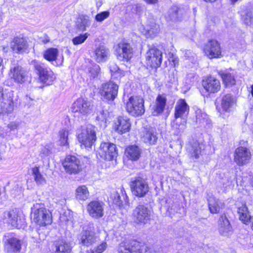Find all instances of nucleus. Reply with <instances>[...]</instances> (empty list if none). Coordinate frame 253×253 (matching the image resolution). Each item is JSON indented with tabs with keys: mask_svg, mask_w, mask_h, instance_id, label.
I'll use <instances>...</instances> for the list:
<instances>
[{
	"mask_svg": "<svg viewBox=\"0 0 253 253\" xmlns=\"http://www.w3.org/2000/svg\"><path fill=\"white\" fill-rule=\"evenodd\" d=\"M31 218L35 223L41 226H45L52 222L50 212L42 203H36L31 208Z\"/></svg>",
	"mask_w": 253,
	"mask_h": 253,
	"instance_id": "f257e3e1",
	"label": "nucleus"
},
{
	"mask_svg": "<svg viewBox=\"0 0 253 253\" xmlns=\"http://www.w3.org/2000/svg\"><path fill=\"white\" fill-rule=\"evenodd\" d=\"M71 109L75 116L82 117L91 114L93 110V105L91 101L79 98L73 103Z\"/></svg>",
	"mask_w": 253,
	"mask_h": 253,
	"instance_id": "f03ea898",
	"label": "nucleus"
},
{
	"mask_svg": "<svg viewBox=\"0 0 253 253\" xmlns=\"http://www.w3.org/2000/svg\"><path fill=\"white\" fill-rule=\"evenodd\" d=\"M144 99L139 96H131L126 103L127 112L131 116L138 117L145 112Z\"/></svg>",
	"mask_w": 253,
	"mask_h": 253,
	"instance_id": "7ed1b4c3",
	"label": "nucleus"
},
{
	"mask_svg": "<svg viewBox=\"0 0 253 253\" xmlns=\"http://www.w3.org/2000/svg\"><path fill=\"white\" fill-rule=\"evenodd\" d=\"M30 64L37 71L40 80L44 84L49 85L55 79L53 72L50 69L45 67L40 62L34 60L31 61Z\"/></svg>",
	"mask_w": 253,
	"mask_h": 253,
	"instance_id": "20e7f679",
	"label": "nucleus"
},
{
	"mask_svg": "<svg viewBox=\"0 0 253 253\" xmlns=\"http://www.w3.org/2000/svg\"><path fill=\"white\" fill-rule=\"evenodd\" d=\"M96 131L95 127L88 125L79 133L78 139L85 147H91L96 141Z\"/></svg>",
	"mask_w": 253,
	"mask_h": 253,
	"instance_id": "39448f33",
	"label": "nucleus"
},
{
	"mask_svg": "<svg viewBox=\"0 0 253 253\" xmlns=\"http://www.w3.org/2000/svg\"><path fill=\"white\" fill-rule=\"evenodd\" d=\"M118 89L119 86L117 84L109 82L101 84L99 92L104 99L113 101L118 95Z\"/></svg>",
	"mask_w": 253,
	"mask_h": 253,
	"instance_id": "423d86ee",
	"label": "nucleus"
},
{
	"mask_svg": "<svg viewBox=\"0 0 253 253\" xmlns=\"http://www.w3.org/2000/svg\"><path fill=\"white\" fill-rule=\"evenodd\" d=\"M8 76L16 83L24 84L28 78V72L17 64H13L10 68Z\"/></svg>",
	"mask_w": 253,
	"mask_h": 253,
	"instance_id": "0eeeda50",
	"label": "nucleus"
},
{
	"mask_svg": "<svg viewBox=\"0 0 253 253\" xmlns=\"http://www.w3.org/2000/svg\"><path fill=\"white\" fill-rule=\"evenodd\" d=\"M150 211L143 205H138L132 213L134 222L140 225L147 223L150 219Z\"/></svg>",
	"mask_w": 253,
	"mask_h": 253,
	"instance_id": "6e6552de",
	"label": "nucleus"
},
{
	"mask_svg": "<svg viewBox=\"0 0 253 253\" xmlns=\"http://www.w3.org/2000/svg\"><path fill=\"white\" fill-rule=\"evenodd\" d=\"M252 158L251 150L245 147L240 146L236 149L234 161L239 166H244L250 163Z\"/></svg>",
	"mask_w": 253,
	"mask_h": 253,
	"instance_id": "1a4fd4ad",
	"label": "nucleus"
},
{
	"mask_svg": "<svg viewBox=\"0 0 253 253\" xmlns=\"http://www.w3.org/2000/svg\"><path fill=\"white\" fill-rule=\"evenodd\" d=\"M130 186L133 194L139 197L145 196L149 191V186L147 181L140 177H136L132 180Z\"/></svg>",
	"mask_w": 253,
	"mask_h": 253,
	"instance_id": "9d476101",
	"label": "nucleus"
},
{
	"mask_svg": "<svg viewBox=\"0 0 253 253\" xmlns=\"http://www.w3.org/2000/svg\"><path fill=\"white\" fill-rule=\"evenodd\" d=\"M98 155L107 161H112L117 156L116 145L109 142L101 143L98 150Z\"/></svg>",
	"mask_w": 253,
	"mask_h": 253,
	"instance_id": "9b49d317",
	"label": "nucleus"
},
{
	"mask_svg": "<svg viewBox=\"0 0 253 253\" xmlns=\"http://www.w3.org/2000/svg\"><path fill=\"white\" fill-rule=\"evenodd\" d=\"M62 164L66 172L70 174H77L82 169L80 161L74 156H67Z\"/></svg>",
	"mask_w": 253,
	"mask_h": 253,
	"instance_id": "f8f14e48",
	"label": "nucleus"
},
{
	"mask_svg": "<svg viewBox=\"0 0 253 253\" xmlns=\"http://www.w3.org/2000/svg\"><path fill=\"white\" fill-rule=\"evenodd\" d=\"M119 253H151L146 246L140 247L138 242L132 241L129 243H121Z\"/></svg>",
	"mask_w": 253,
	"mask_h": 253,
	"instance_id": "ddd939ff",
	"label": "nucleus"
},
{
	"mask_svg": "<svg viewBox=\"0 0 253 253\" xmlns=\"http://www.w3.org/2000/svg\"><path fill=\"white\" fill-rule=\"evenodd\" d=\"M146 64L151 67L157 68L162 62V52L156 48H150L146 53Z\"/></svg>",
	"mask_w": 253,
	"mask_h": 253,
	"instance_id": "4468645a",
	"label": "nucleus"
},
{
	"mask_svg": "<svg viewBox=\"0 0 253 253\" xmlns=\"http://www.w3.org/2000/svg\"><path fill=\"white\" fill-rule=\"evenodd\" d=\"M115 55L120 61H128L132 56V48L128 43H119L116 47Z\"/></svg>",
	"mask_w": 253,
	"mask_h": 253,
	"instance_id": "2eb2a0df",
	"label": "nucleus"
},
{
	"mask_svg": "<svg viewBox=\"0 0 253 253\" xmlns=\"http://www.w3.org/2000/svg\"><path fill=\"white\" fill-rule=\"evenodd\" d=\"M105 204L102 201L95 200L89 202L86 207L89 215L92 218L99 219L104 214Z\"/></svg>",
	"mask_w": 253,
	"mask_h": 253,
	"instance_id": "dca6fc26",
	"label": "nucleus"
},
{
	"mask_svg": "<svg viewBox=\"0 0 253 253\" xmlns=\"http://www.w3.org/2000/svg\"><path fill=\"white\" fill-rule=\"evenodd\" d=\"M204 51L210 58H219L221 55V47L218 41L214 40L209 41L205 46Z\"/></svg>",
	"mask_w": 253,
	"mask_h": 253,
	"instance_id": "f3484780",
	"label": "nucleus"
},
{
	"mask_svg": "<svg viewBox=\"0 0 253 253\" xmlns=\"http://www.w3.org/2000/svg\"><path fill=\"white\" fill-rule=\"evenodd\" d=\"M10 47L15 52L20 53L26 52L28 50L29 44L25 38L22 36H17L14 37L11 41Z\"/></svg>",
	"mask_w": 253,
	"mask_h": 253,
	"instance_id": "a211bd4d",
	"label": "nucleus"
},
{
	"mask_svg": "<svg viewBox=\"0 0 253 253\" xmlns=\"http://www.w3.org/2000/svg\"><path fill=\"white\" fill-rule=\"evenodd\" d=\"M202 85L209 93H216L220 89V81L213 77L210 76L203 80Z\"/></svg>",
	"mask_w": 253,
	"mask_h": 253,
	"instance_id": "6ab92c4d",
	"label": "nucleus"
},
{
	"mask_svg": "<svg viewBox=\"0 0 253 253\" xmlns=\"http://www.w3.org/2000/svg\"><path fill=\"white\" fill-rule=\"evenodd\" d=\"M110 50L108 48L103 45H99L94 49L92 57L97 62H104L110 56Z\"/></svg>",
	"mask_w": 253,
	"mask_h": 253,
	"instance_id": "aec40b11",
	"label": "nucleus"
},
{
	"mask_svg": "<svg viewBox=\"0 0 253 253\" xmlns=\"http://www.w3.org/2000/svg\"><path fill=\"white\" fill-rule=\"evenodd\" d=\"M22 242L16 237H10L6 239L4 250L7 253H19L21 250Z\"/></svg>",
	"mask_w": 253,
	"mask_h": 253,
	"instance_id": "412c9836",
	"label": "nucleus"
},
{
	"mask_svg": "<svg viewBox=\"0 0 253 253\" xmlns=\"http://www.w3.org/2000/svg\"><path fill=\"white\" fill-rule=\"evenodd\" d=\"M78 239L80 244L87 247L93 245L97 241L95 233L89 230H84L79 235Z\"/></svg>",
	"mask_w": 253,
	"mask_h": 253,
	"instance_id": "4be33fe9",
	"label": "nucleus"
},
{
	"mask_svg": "<svg viewBox=\"0 0 253 253\" xmlns=\"http://www.w3.org/2000/svg\"><path fill=\"white\" fill-rule=\"evenodd\" d=\"M110 199L119 208H122L124 205L127 206L129 204L128 197L123 188L120 189V193L118 191H113L111 193Z\"/></svg>",
	"mask_w": 253,
	"mask_h": 253,
	"instance_id": "5701e85b",
	"label": "nucleus"
},
{
	"mask_svg": "<svg viewBox=\"0 0 253 253\" xmlns=\"http://www.w3.org/2000/svg\"><path fill=\"white\" fill-rule=\"evenodd\" d=\"M189 112V106L185 99H179L174 108V118H185L186 119Z\"/></svg>",
	"mask_w": 253,
	"mask_h": 253,
	"instance_id": "b1692460",
	"label": "nucleus"
},
{
	"mask_svg": "<svg viewBox=\"0 0 253 253\" xmlns=\"http://www.w3.org/2000/svg\"><path fill=\"white\" fill-rule=\"evenodd\" d=\"M139 31L144 35L151 38L154 37L160 31L159 25L154 22H150L146 25L139 27Z\"/></svg>",
	"mask_w": 253,
	"mask_h": 253,
	"instance_id": "393cba45",
	"label": "nucleus"
},
{
	"mask_svg": "<svg viewBox=\"0 0 253 253\" xmlns=\"http://www.w3.org/2000/svg\"><path fill=\"white\" fill-rule=\"evenodd\" d=\"M218 74L221 77L223 83L225 86H231L235 84V73L232 69L219 71Z\"/></svg>",
	"mask_w": 253,
	"mask_h": 253,
	"instance_id": "a878e982",
	"label": "nucleus"
},
{
	"mask_svg": "<svg viewBox=\"0 0 253 253\" xmlns=\"http://www.w3.org/2000/svg\"><path fill=\"white\" fill-rule=\"evenodd\" d=\"M218 230L219 233L224 236H227L232 232V228L225 214L221 215L218 221Z\"/></svg>",
	"mask_w": 253,
	"mask_h": 253,
	"instance_id": "bb28decb",
	"label": "nucleus"
},
{
	"mask_svg": "<svg viewBox=\"0 0 253 253\" xmlns=\"http://www.w3.org/2000/svg\"><path fill=\"white\" fill-rule=\"evenodd\" d=\"M236 104L235 97L231 94L224 95L221 100V107L223 111L229 112Z\"/></svg>",
	"mask_w": 253,
	"mask_h": 253,
	"instance_id": "cd10ccee",
	"label": "nucleus"
},
{
	"mask_svg": "<svg viewBox=\"0 0 253 253\" xmlns=\"http://www.w3.org/2000/svg\"><path fill=\"white\" fill-rule=\"evenodd\" d=\"M14 110V103L10 96L4 97L0 102V115H5L11 114Z\"/></svg>",
	"mask_w": 253,
	"mask_h": 253,
	"instance_id": "c85d7f7f",
	"label": "nucleus"
},
{
	"mask_svg": "<svg viewBox=\"0 0 253 253\" xmlns=\"http://www.w3.org/2000/svg\"><path fill=\"white\" fill-rule=\"evenodd\" d=\"M204 149V145L197 141H193L189 144L188 151L191 157L196 159L199 158Z\"/></svg>",
	"mask_w": 253,
	"mask_h": 253,
	"instance_id": "c756f323",
	"label": "nucleus"
},
{
	"mask_svg": "<svg viewBox=\"0 0 253 253\" xmlns=\"http://www.w3.org/2000/svg\"><path fill=\"white\" fill-rule=\"evenodd\" d=\"M131 126L129 119L126 117H120L116 123V130L119 133L123 134L128 132Z\"/></svg>",
	"mask_w": 253,
	"mask_h": 253,
	"instance_id": "7c9ffc66",
	"label": "nucleus"
},
{
	"mask_svg": "<svg viewBox=\"0 0 253 253\" xmlns=\"http://www.w3.org/2000/svg\"><path fill=\"white\" fill-rule=\"evenodd\" d=\"M3 220L10 224L13 227H17L20 221V218L16 211L12 210L3 213Z\"/></svg>",
	"mask_w": 253,
	"mask_h": 253,
	"instance_id": "2f4dec72",
	"label": "nucleus"
},
{
	"mask_svg": "<svg viewBox=\"0 0 253 253\" xmlns=\"http://www.w3.org/2000/svg\"><path fill=\"white\" fill-rule=\"evenodd\" d=\"M141 154V149L136 145L129 146L125 150L126 157L132 161H137L139 159Z\"/></svg>",
	"mask_w": 253,
	"mask_h": 253,
	"instance_id": "473e14b6",
	"label": "nucleus"
},
{
	"mask_svg": "<svg viewBox=\"0 0 253 253\" xmlns=\"http://www.w3.org/2000/svg\"><path fill=\"white\" fill-rule=\"evenodd\" d=\"M167 98L165 94H159L156 98L153 115H157L163 112L166 105Z\"/></svg>",
	"mask_w": 253,
	"mask_h": 253,
	"instance_id": "72a5a7b5",
	"label": "nucleus"
},
{
	"mask_svg": "<svg viewBox=\"0 0 253 253\" xmlns=\"http://www.w3.org/2000/svg\"><path fill=\"white\" fill-rule=\"evenodd\" d=\"M54 246L56 253H71V245L63 240L55 242Z\"/></svg>",
	"mask_w": 253,
	"mask_h": 253,
	"instance_id": "f704fd0d",
	"label": "nucleus"
},
{
	"mask_svg": "<svg viewBox=\"0 0 253 253\" xmlns=\"http://www.w3.org/2000/svg\"><path fill=\"white\" fill-rule=\"evenodd\" d=\"M242 20L247 24H253V6H247L241 11Z\"/></svg>",
	"mask_w": 253,
	"mask_h": 253,
	"instance_id": "c9c22d12",
	"label": "nucleus"
},
{
	"mask_svg": "<svg viewBox=\"0 0 253 253\" xmlns=\"http://www.w3.org/2000/svg\"><path fill=\"white\" fill-rule=\"evenodd\" d=\"M238 213L240 220L245 224H248L253 220V217H252L250 215L248 208L245 205H243L238 208Z\"/></svg>",
	"mask_w": 253,
	"mask_h": 253,
	"instance_id": "e433bc0d",
	"label": "nucleus"
},
{
	"mask_svg": "<svg viewBox=\"0 0 253 253\" xmlns=\"http://www.w3.org/2000/svg\"><path fill=\"white\" fill-rule=\"evenodd\" d=\"M224 204L218 199L214 197H210L209 199V208L211 213H216L222 209Z\"/></svg>",
	"mask_w": 253,
	"mask_h": 253,
	"instance_id": "4c0bfd02",
	"label": "nucleus"
},
{
	"mask_svg": "<svg viewBox=\"0 0 253 253\" xmlns=\"http://www.w3.org/2000/svg\"><path fill=\"white\" fill-rule=\"evenodd\" d=\"M143 140L146 143L154 144L157 140L155 130L152 128L145 130Z\"/></svg>",
	"mask_w": 253,
	"mask_h": 253,
	"instance_id": "58836bf2",
	"label": "nucleus"
},
{
	"mask_svg": "<svg viewBox=\"0 0 253 253\" xmlns=\"http://www.w3.org/2000/svg\"><path fill=\"white\" fill-rule=\"evenodd\" d=\"M89 196L87 188L85 185L79 186L75 191L76 198L78 200L85 201Z\"/></svg>",
	"mask_w": 253,
	"mask_h": 253,
	"instance_id": "ea45409f",
	"label": "nucleus"
},
{
	"mask_svg": "<svg viewBox=\"0 0 253 253\" xmlns=\"http://www.w3.org/2000/svg\"><path fill=\"white\" fill-rule=\"evenodd\" d=\"M186 119L185 118H174L171 123V127L173 129L178 130V132L183 131L186 126Z\"/></svg>",
	"mask_w": 253,
	"mask_h": 253,
	"instance_id": "a19ab883",
	"label": "nucleus"
},
{
	"mask_svg": "<svg viewBox=\"0 0 253 253\" xmlns=\"http://www.w3.org/2000/svg\"><path fill=\"white\" fill-rule=\"evenodd\" d=\"M178 17V8L176 6H172L168 10L166 15L168 21H176Z\"/></svg>",
	"mask_w": 253,
	"mask_h": 253,
	"instance_id": "79ce46f5",
	"label": "nucleus"
},
{
	"mask_svg": "<svg viewBox=\"0 0 253 253\" xmlns=\"http://www.w3.org/2000/svg\"><path fill=\"white\" fill-rule=\"evenodd\" d=\"M58 53V50L57 48H49L45 51L43 57L49 61H55L57 58Z\"/></svg>",
	"mask_w": 253,
	"mask_h": 253,
	"instance_id": "37998d69",
	"label": "nucleus"
},
{
	"mask_svg": "<svg viewBox=\"0 0 253 253\" xmlns=\"http://www.w3.org/2000/svg\"><path fill=\"white\" fill-rule=\"evenodd\" d=\"M69 131L67 129H62L59 132V142L60 145L61 146H68V135Z\"/></svg>",
	"mask_w": 253,
	"mask_h": 253,
	"instance_id": "c03bdc74",
	"label": "nucleus"
},
{
	"mask_svg": "<svg viewBox=\"0 0 253 253\" xmlns=\"http://www.w3.org/2000/svg\"><path fill=\"white\" fill-rule=\"evenodd\" d=\"M32 174L34 177L35 180L38 184H44L45 183V179L40 173L38 167H34L32 169Z\"/></svg>",
	"mask_w": 253,
	"mask_h": 253,
	"instance_id": "a18cd8bd",
	"label": "nucleus"
},
{
	"mask_svg": "<svg viewBox=\"0 0 253 253\" xmlns=\"http://www.w3.org/2000/svg\"><path fill=\"white\" fill-rule=\"evenodd\" d=\"M89 35L90 34L88 33L81 34L73 38L72 40V42L75 45L82 44L86 41Z\"/></svg>",
	"mask_w": 253,
	"mask_h": 253,
	"instance_id": "49530a36",
	"label": "nucleus"
},
{
	"mask_svg": "<svg viewBox=\"0 0 253 253\" xmlns=\"http://www.w3.org/2000/svg\"><path fill=\"white\" fill-rule=\"evenodd\" d=\"M110 70L112 76H114L116 78L125 76V72L120 70L117 65L114 63L110 64Z\"/></svg>",
	"mask_w": 253,
	"mask_h": 253,
	"instance_id": "de8ad7c7",
	"label": "nucleus"
},
{
	"mask_svg": "<svg viewBox=\"0 0 253 253\" xmlns=\"http://www.w3.org/2000/svg\"><path fill=\"white\" fill-rule=\"evenodd\" d=\"M108 115L109 113L107 111L102 110L99 111L97 113L96 120L100 122L101 125H103L104 126H106V123Z\"/></svg>",
	"mask_w": 253,
	"mask_h": 253,
	"instance_id": "09e8293b",
	"label": "nucleus"
},
{
	"mask_svg": "<svg viewBox=\"0 0 253 253\" xmlns=\"http://www.w3.org/2000/svg\"><path fill=\"white\" fill-rule=\"evenodd\" d=\"M91 24V21L88 17H84L82 19L80 24L78 25V29L81 31H84L89 27Z\"/></svg>",
	"mask_w": 253,
	"mask_h": 253,
	"instance_id": "8fccbe9b",
	"label": "nucleus"
},
{
	"mask_svg": "<svg viewBox=\"0 0 253 253\" xmlns=\"http://www.w3.org/2000/svg\"><path fill=\"white\" fill-rule=\"evenodd\" d=\"M110 16V12L108 11L101 12L97 14L95 17V20L98 22H102Z\"/></svg>",
	"mask_w": 253,
	"mask_h": 253,
	"instance_id": "3c124183",
	"label": "nucleus"
},
{
	"mask_svg": "<svg viewBox=\"0 0 253 253\" xmlns=\"http://www.w3.org/2000/svg\"><path fill=\"white\" fill-rule=\"evenodd\" d=\"M107 248L106 243L103 242L98 246L94 250H89L86 251V253H102Z\"/></svg>",
	"mask_w": 253,
	"mask_h": 253,
	"instance_id": "603ef678",
	"label": "nucleus"
},
{
	"mask_svg": "<svg viewBox=\"0 0 253 253\" xmlns=\"http://www.w3.org/2000/svg\"><path fill=\"white\" fill-rule=\"evenodd\" d=\"M100 71V67L98 65L95 64L89 68V72L92 78L96 77Z\"/></svg>",
	"mask_w": 253,
	"mask_h": 253,
	"instance_id": "864d4df0",
	"label": "nucleus"
},
{
	"mask_svg": "<svg viewBox=\"0 0 253 253\" xmlns=\"http://www.w3.org/2000/svg\"><path fill=\"white\" fill-rule=\"evenodd\" d=\"M52 146V144L45 145L42 148L41 153L45 156L49 155L51 153Z\"/></svg>",
	"mask_w": 253,
	"mask_h": 253,
	"instance_id": "5fc2aeb1",
	"label": "nucleus"
},
{
	"mask_svg": "<svg viewBox=\"0 0 253 253\" xmlns=\"http://www.w3.org/2000/svg\"><path fill=\"white\" fill-rule=\"evenodd\" d=\"M196 118L197 121L202 122L206 119L207 115L205 113H202L201 110H197L196 111Z\"/></svg>",
	"mask_w": 253,
	"mask_h": 253,
	"instance_id": "6e6d98bb",
	"label": "nucleus"
},
{
	"mask_svg": "<svg viewBox=\"0 0 253 253\" xmlns=\"http://www.w3.org/2000/svg\"><path fill=\"white\" fill-rule=\"evenodd\" d=\"M184 56L187 59L191 60L194 58L192 53L190 50H186L184 53Z\"/></svg>",
	"mask_w": 253,
	"mask_h": 253,
	"instance_id": "4d7b16f0",
	"label": "nucleus"
},
{
	"mask_svg": "<svg viewBox=\"0 0 253 253\" xmlns=\"http://www.w3.org/2000/svg\"><path fill=\"white\" fill-rule=\"evenodd\" d=\"M41 41L43 43H46L50 41V39L47 35H44L42 37H41Z\"/></svg>",
	"mask_w": 253,
	"mask_h": 253,
	"instance_id": "13d9d810",
	"label": "nucleus"
},
{
	"mask_svg": "<svg viewBox=\"0 0 253 253\" xmlns=\"http://www.w3.org/2000/svg\"><path fill=\"white\" fill-rule=\"evenodd\" d=\"M7 95L4 94L2 88L0 87V102L1 101V100L3 99V98L7 97Z\"/></svg>",
	"mask_w": 253,
	"mask_h": 253,
	"instance_id": "bf43d9fd",
	"label": "nucleus"
},
{
	"mask_svg": "<svg viewBox=\"0 0 253 253\" xmlns=\"http://www.w3.org/2000/svg\"><path fill=\"white\" fill-rule=\"evenodd\" d=\"M148 4H156L158 2V0H144Z\"/></svg>",
	"mask_w": 253,
	"mask_h": 253,
	"instance_id": "052dcab7",
	"label": "nucleus"
},
{
	"mask_svg": "<svg viewBox=\"0 0 253 253\" xmlns=\"http://www.w3.org/2000/svg\"><path fill=\"white\" fill-rule=\"evenodd\" d=\"M172 62L173 63V65L174 66H175L176 65L178 64V59L177 58H174L172 60Z\"/></svg>",
	"mask_w": 253,
	"mask_h": 253,
	"instance_id": "680f3d73",
	"label": "nucleus"
},
{
	"mask_svg": "<svg viewBox=\"0 0 253 253\" xmlns=\"http://www.w3.org/2000/svg\"><path fill=\"white\" fill-rule=\"evenodd\" d=\"M196 34V32L195 31H192L191 32V39L192 40H194L193 38H194V34Z\"/></svg>",
	"mask_w": 253,
	"mask_h": 253,
	"instance_id": "e2e57ef3",
	"label": "nucleus"
},
{
	"mask_svg": "<svg viewBox=\"0 0 253 253\" xmlns=\"http://www.w3.org/2000/svg\"><path fill=\"white\" fill-rule=\"evenodd\" d=\"M250 92L252 94V96L253 97V84L251 86V91Z\"/></svg>",
	"mask_w": 253,
	"mask_h": 253,
	"instance_id": "0e129e2a",
	"label": "nucleus"
},
{
	"mask_svg": "<svg viewBox=\"0 0 253 253\" xmlns=\"http://www.w3.org/2000/svg\"><path fill=\"white\" fill-rule=\"evenodd\" d=\"M250 184L252 185V186L253 187V177L251 179Z\"/></svg>",
	"mask_w": 253,
	"mask_h": 253,
	"instance_id": "69168bd1",
	"label": "nucleus"
},
{
	"mask_svg": "<svg viewBox=\"0 0 253 253\" xmlns=\"http://www.w3.org/2000/svg\"><path fill=\"white\" fill-rule=\"evenodd\" d=\"M231 2L232 3H234L235 2H236V1H237L238 0H230Z\"/></svg>",
	"mask_w": 253,
	"mask_h": 253,
	"instance_id": "338daca9",
	"label": "nucleus"
},
{
	"mask_svg": "<svg viewBox=\"0 0 253 253\" xmlns=\"http://www.w3.org/2000/svg\"><path fill=\"white\" fill-rule=\"evenodd\" d=\"M251 221L252 222V225H251V228L253 230V220H251Z\"/></svg>",
	"mask_w": 253,
	"mask_h": 253,
	"instance_id": "774afa93",
	"label": "nucleus"
}]
</instances>
